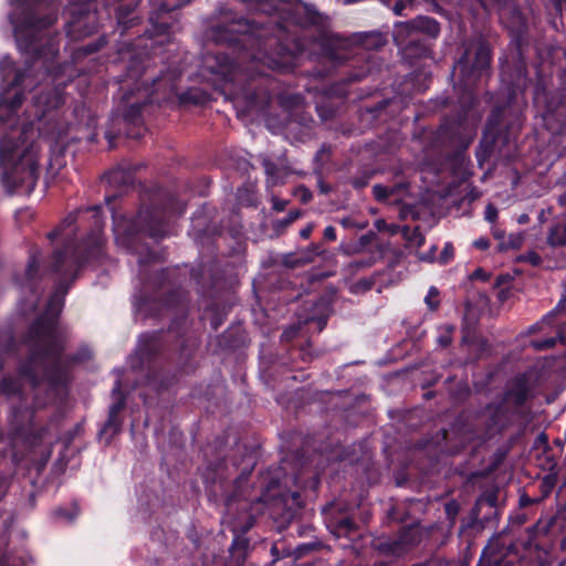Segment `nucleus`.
<instances>
[{
    "label": "nucleus",
    "instance_id": "obj_10",
    "mask_svg": "<svg viewBox=\"0 0 566 566\" xmlns=\"http://www.w3.org/2000/svg\"><path fill=\"white\" fill-rule=\"evenodd\" d=\"M392 38L396 45L403 51L412 45L422 46L421 39L411 20L396 22Z\"/></svg>",
    "mask_w": 566,
    "mask_h": 566
},
{
    "label": "nucleus",
    "instance_id": "obj_48",
    "mask_svg": "<svg viewBox=\"0 0 566 566\" xmlns=\"http://www.w3.org/2000/svg\"><path fill=\"white\" fill-rule=\"evenodd\" d=\"M368 242H369L368 237H367V235H363V237H360V239H359L358 245H359V248H363V247H365Z\"/></svg>",
    "mask_w": 566,
    "mask_h": 566
},
{
    "label": "nucleus",
    "instance_id": "obj_12",
    "mask_svg": "<svg viewBox=\"0 0 566 566\" xmlns=\"http://www.w3.org/2000/svg\"><path fill=\"white\" fill-rule=\"evenodd\" d=\"M120 381L116 380L112 389V396L115 401L109 406L108 419L104 426L103 431L112 430L113 432H117L119 430L118 413L125 406V397L120 390Z\"/></svg>",
    "mask_w": 566,
    "mask_h": 566
},
{
    "label": "nucleus",
    "instance_id": "obj_13",
    "mask_svg": "<svg viewBox=\"0 0 566 566\" xmlns=\"http://www.w3.org/2000/svg\"><path fill=\"white\" fill-rule=\"evenodd\" d=\"M105 181L112 187H126L133 184L132 171L122 167L109 170L105 177Z\"/></svg>",
    "mask_w": 566,
    "mask_h": 566
},
{
    "label": "nucleus",
    "instance_id": "obj_16",
    "mask_svg": "<svg viewBox=\"0 0 566 566\" xmlns=\"http://www.w3.org/2000/svg\"><path fill=\"white\" fill-rule=\"evenodd\" d=\"M547 242L552 247L566 245V222H557L549 228Z\"/></svg>",
    "mask_w": 566,
    "mask_h": 566
},
{
    "label": "nucleus",
    "instance_id": "obj_7",
    "mask_svg": "<svg viewBox=\"0 0 566 566\" xmlns=\"http://www.w3.org/2000/svg\"><path fill=\"white\" fill-rule=\"evenodd\" d=\"M69 12L72 20L67 22L66 32L72 39H80L96 29V12L90 10L92 0H70Z\"/></svg>",
    "mask_w": 566,
    "mask_h": 566
},
{
    "label": "nucleus",
    "instance_id": "obj_52",
    "mask_svg": "<svg viewBox=\"0 0 566 566\" xmlns=\"http://www.w3.org/2000/svg\"><path fill=\"white\" fill-rule=\"evenodd\" d=\"M558 202L562 206H566V191L562 196H559Z\"/></svg>",
    "mask_w": 566,
    "mask_h": 566
},
{
    "label": "nucleus",
    "instance_id": "obj_30",
    "mask_svg": "<svg viewBox=\"0 0 566 566\" xmlns=\"http://www.w3.org/2000/svg\"><path fill=\"white\" fill-rule=\"evenodd\" d=\"M54 514L59 518H64V520L71 522L77 516L78 511L75 510L73 513H69L64 509H57V510H55Z\"/></svg>",
    "mask_w": 566,
    "mask_h": 566
},
{
    "label": "nucleus",
    "instance_id": "obj_1",
    "mask_svg": "<svg viewBox=\"0 0 566 566\" xmlns=\"http://www.w3.org/2000/svg\"><path fill=\"white\" fill-rule=\"evenodd\" d=\"M250 9L270 15L268 21H249L221 9L220 22L210 29L211 39L227 44L228 52L207 53L203 57V75H211L216 90L237 97L255 98L248 85L256 75H265V69L289 73L304 59L319 54L331 61L345 55L337 52L344 42L325 29L323 17L305 3H287L283 0H240Z\"/></svg>",
    "mask_w": 566,
    "mask_h": 566
},
{
    "label": "nucleus",
    "instance_id": "obj_56",
    "mask_svg": "<svg viewBox=\"0 0 566 566\" xmlns=\"http://www.w3.org/2000/svg\"><path fill=\"white\" fill-rule=\"evenodd\" d=\"M88 357H90V353H88V350H86L81 357H75L74 359L81 360V359L88 358Z\"/></svg>",
    "mask_w": 566,
    "mask_h": 566
},
{
    "label": "nucleus",
    "instance_id": "obj_47",
    "mask_svg": "<svg viewBox=\"0 0 566 566\" xmlns=\"http://www.w3.org/2000/svg\"><path fill=\"white\" fill-rule=\"evenodd\" d=\"M298 217H300V212L298 211H292V212L289 213L287 222H293Z\"/></svg>",
    "mask_w": 566,
    "mask_h": 566
},
{
    "label": "nucleus",
    "instance_id": "obj_58",
    "mask_svg": "<svg viewBox=\"0 0 566 566\" xmlns=\"http://www.w3.org/2000/svg\"><path fill=\"white\" fill-rule=\"evenodd\" d=\"M483 8L488 7V0H479Z\"/></svg>",
    "mask_w": 566,
    "mask_h": 566
},
{
    "label": "nucleus",
    "instance_id": "obj_49",
    "mask_svg": "<svg viewBox=\"0 0 566 566\" xmlns=\"http://www.w3.org/2000/svg\"><path fill=\"white\" fill-rule=\"evenodd\" d=\"M493 234H494V237H495L496 239L502 240V241H505V240H504V232H503V231L494 230V231H493Z\"/></svg>",
    "mask_w": 566,
    "mask_h": 566
},
{
    "label": "nucleus",
    "instance_id": "obj_26",
    "mask_svg": "<svg viewBox=\"0 0 566 566\" xmlns=\"http://www.w3.org/2000/svg\"><path fill=\"white\" fill-rule=\"evenodd\" d=\"M129 12L130 11L124 12L123 6H120L116 9L118 24L124 25V29L129 28V25H127L128 22H130L132 24H135V21L137 20L136 17H133L132 19L126 21V17L129 14Z\"/></svg>",
    "mask_w": 566,
    "mask_h": 566
},
{
    "label": "nucleus",
    "instance_id": "obj_31",
    "mask_svg": "<svg viewBox=\"0 0 566 566\" xmlns=\"http://www.w3.org/2000/svg\"><path fill=\"white\" fill-rule=\"evenodd\" d=\"M12 70L11 60L8 57H3L0 62V72L2 74L3 80L9 76L8 72Z\"/></svg>",
    "mask_w": 566,
    "mask_h": 566
},
{
    "label": "nucleus",
    "instance_id": "obj_39",
    "mask_svg": "<svg viewBox=\"0 0 566 566\" xmlns=\"http://www.w3.org/2000/svg\"><path fill=\"white\" fill-rule=\"evenodd\" d=\"M273 209L276 211H283L286 207V201L277 198H273Z\"/></svg>",
    "mask_w": 566,
    "mask_h": 566
},
{
    "label": "nucleus",
    "instance_id": "obj_2",
    "mask_svg": "<svg viewBox=\"0 0 566 566\" xmlns=\"http://www.w3.org/2000/svg\"><path fill=\"white\" fill-rule=\"evenodd\" d=\"M78 213H70L49 233L50 240L62 239L64 242L63 250L54 252L51 263L52 272L61 275V279L57 291L48 302L45 313L29 329L27 342L31 353L28 361L21 367L20 375L32 388L45 385L46 388L56 390L64 382L66 374L61 365L65 338L57 324L66 293L64 281L74 279L85 262L91 259L98 260L103 254L105 238L101 207L94 206L86 210V213H91L92 231L85 248L75 242L74 224Z\"/></svg>",
    "mask_w": 566,
    "mask_h": 566
},
{
    "label": "nucleus",
    "instance_id": "obj_45",
    "mask_svg": "<svg viewBox=\"0 0 566 566\" xmlns=\"http://www.w3.org/2000/svg\"><path fill=\"white\" fill-rule=\"evenodd\" d=\"M496 119H497V114H493L491 116V118L489 119V125H488V132H491L492 128H493V125L496 124Z\"/></svg>",
    "mask_w": 566,
    "mask_h": 566
},
{
    "label": "nucleus",
    "instance_id": "obj_9",
    "mask_svg": "<svg viewBox=\"0 0 566 566\" xmlns=\"http://www.w3.org/2000/svg\"><path fill=\"white\" fill-rule=\"evenodd\" d=\"M40 268L38 259L32 255L29 260L28 266L23 274L22 279H18V284L23 294H30V296L25 295L24 306L29 305L31 310L35 307V303L38 301V290H39V281H40Z\"/></svg>",
    "mask_w": 566,
    "mask_h": 566
},
{
    "label": "nucleus",
    "instance_id": "obj_27",
    "mask_svg": "<svg viewBox=\"0 0 566 566\" xmlns=\"http://www.w3.org/2000/svg\"><path fill=\"white\" fill-rule=\"evenodd\" d=\"M294 195L300 198V200L303 202V203H306L308 202L311 199H312V192L310 191V189H307L305 186H298L295 191H294Z\"/></svg>",
    "mask_w": 566,
    "mask_h": 566
},
{
    "label": "nucleus",
    "instance_id": "obj_51",
    "mask_svg": "<svg viewBox=\"0 0 566 566\" xmlns=\"http://www.w3.org/2000/svg\"><path fill=\"white\" fill-rule=\"evenodd\" d=\"M136 74H137V70L135 69V66H133L129 69L127 77L133 78V77H135Z\"/></svg>",
    "mask_w": 566,
    "mask_h": 566
},
{
    "label": "nucleus",
    "instance_id": "obj_28",
    "mask_svg": "<svg viewBox=\"0 0 566 566\" xmlns=\"http://www.w3.org/2000/svg\"><path fill=\"white\" fill-rule=\"evenodd\" d=\"M36 105H43L45 109H50L52 107H56L59 104L57 95L54 96L53 99L44 98L43 96H38L35 99Z\"/></svg>",
    "mask_w": 566,
    "mask_h": 566
},
{
    "label": "nucleus",
    "instance_id": "obj_14",
    "mask_svg": "<svg viewBox=\"0 0 566 566\" xmlns=\"http://www.w3.org/2000/svg\"><path fill=\"white\" fill-rule=\"evenodd\" d=\"M411 21L415 29L418 31L419 36L421 34H426L431 38H437L440 33L439 23L433 18L419 15Z\"/></svg>",
    "mask_w": 566,
    "mask_h": 566
},
{
    "label": "nucleus",
    "instance_id": "obj_11",
    "mask_svg": "<svg viewBox=\"0 0 566 566\" xmlns=\"http://www.w3.org/2000/svg\"><path fill=\"white\" fill-rule=\"evenodd\" d=\"M151 1L155 2L156 0ZM176 7L177 6L168 3V0H165V2L159 7V12H153L149 15V22L151 24V30L147 32L149 39H155L159 35H166L167 40H169L171 25L166 20V18L161 15V13H168Z\"/></svg>",
    "mask_w": 566,
    "mask_h": 566
},
{
    "label": "nucleus",
    "instance_id": "obj_24",
    "mask_svg": "<svg viewBox=\"0 0 566 566\" xmlns=\"http://www.w3.org/2000/svg\"><path fill=\"white\" fill-rule=\"evenodd\" d=\"M454 256V248L450 242H447L439 256L440 264L449 263Z\"/></svg>",
    "mask_w": 566,
    "mask_h": 566
},
{
    "label": "nucleus",
    "instance_id": "obj_15",
    "mask_svg": "<svg viewBox=\"0 0 566 566\" xmlns=\"http://www.w3.org/2000/svg\"><path fill=\"white\" fill-rule=\"evenodd\" d=\"M527 397L528 387L526 379L524 377L515 378L514 386L507 391L506 398L515 405L521 406L526 401Z\"/></svg>",
    "mask_w": 566,
    "mask_h": 566
},
{
    "label": "nucleus",
    "instance_id": "obj_25",
    "mask_svg": "<svg viewBox=\"0 0 566 566\" xmlns=\"http://www.w3.org/2000/svg\"><path fill=\"white\" fill-rule=\"evenodd\" d=\"M99 48H101V44L98 42L81 46L75 51L74 57L78 59L82 55L83 56L90 55V54L96 52Z\"/></svg>",
    "mask_w": 566,
    "mask_h": 566
},
{
    "label": "nucleus",
    "instance_id": "obj_53",
    "mask_svg": "<svg viewBox=\"0 0 566 566\" xmlns=\"http://www.w3.org/2000/svg\"><path fill=\"white\" fill-rule=\"evenodd\" d=\"M321 191L327 193L329 191V187L325 186L323 182H319Z\"/></svg>",
    "mask_w": 566,
    "mask_h": 566
},
{
    "label": "nucleus",
    "instance_id": "obj_42",
    "mask_svg": "<svg viewBox=\"0 0 566 566\" xmlns=\"http://www.w3.org/2000/svg\"><path fill=\"white\" fill-rule=\"evenodd\" d=\"M434 251H436V247L433 245L430 250V253L420 255V260L427 261V262H432L434 260V258H433Z\"/></svg>",
    "mask_w": 566,
    "mask_h": 566
},
{
    "label": "nucleus",
    "instance_id": "obj_33",
    "mask_svg": "<svg viewBox=\"0 0 566 566\" xmlns=\"http://www.w3.org/2000/svg\"><path fill=\"white\" fill-rule=\"evenodd\" d=\"M385 545L388 546V551L394 555H400L406 551V548L402 547L401 542L386 543Z\"/></svg>",
    "mask_w": 566,
    "mask_h": 566
},
{
    "label": "nucleus",
    "instance_id": "obj_61",
    "mask_svg": "<svg viewBox=\"0 0 566 566\" xmlns=\"http://www.w3.org/2000/svg\"><path fill=\"white\" fill-rule=\"evenodd\" d=\"M319 329H323V326L325 325V322H319Z\"/></svg>",
    "mask_w": 566,
    "mask_h": 566
},
{
    "label": "nucleus",
    "instance_id": "obj_23",
    "mask_svg": "<svg viewBox=\"0 0 566 566\" xmlns=\"http://www.w3.org/2000/svg\"><path fill=\"white\" fill-rule=\"evenodd\" d=\"M373 193L377 200H387L394 193V189L382 185H375Z\"/></svg>",
    "mask_w": 566,
    "mask_h": 566
},
{
    "label": "nucleus",
    "instance_id": "obj_60",
    "mask_svg": "<svg viewBox=\"0 0 566 566\" xmlns=\"http://www.w3.org/2000/svg\"><path fill=\"white\" fill-rule=\"evenodd\" d=\"M486 139H488V133L485 132V133H484V136H483V140H482V143L486 142Z\"/></svg>",
    "mask_w": 566,
    "mask_h": 566
},
{
    "label": "nucleus",
    "instance_id": "obj_3",
    "mask_svg": "<svg viewBox=\"0 0 566 566\" xmlns=\"http://www.w3.org/2000/svg\"><path fill=\"white\" fill-rule=\"evenodd\" d=\"M23 102L22 94H14L12 99L8 102L0 96V166L2 168L1 180L3 185L12 191L14 188L24 182L32 181L36 178L39 171V146L34 142H27L34 135L32 124L24 125L19 134L23 140L15 143L13 140L17 133L15 128H11L10 136L4 134L7 124L11 123V118Z\"/></svg>",
    "mask_w": 566,
    "mask_h": 566
},
{
    "label": "nucleus",
    "instance_id": "obj_50",
    "mask_svg": "<svg viewBox=\"0 0 566 566\" xmlns=\"http://www.w3.org/2000/svg\"><path fill=\"white\" fill-rule=\"evenodd\" d=\"M481 153H483V156H486L488 153H489V149L484 148L482 144H481V149L478 150V153H476V157H478L479 160H480Z\"/></svg>",
    "mask_w": 566,
    "mask_h": 566
},
{
    "label": "nucleus",
    "instance_id": "obj_40",
    "mask_svg": "<svg viewBox=\"0 0 566 566\" xmlns=\"http://www.w3.org/2000/svg\"><path fill=\"white\" fill-rule=\"evenodd\" d=\"M23 72L15 71L14 78L9 83L12 86H18L23 82Z\"/></svg>",
    "mask_w": 566,
    "mask_h": 566
},
{
    "label": "nucleus",
    "instance_id": "obj_44",
    "mask_svg": "<svg viewBox=\"0 0 566 566\" xmlns=\"http://www.w3.org/2000/svg\"><path fill=\"white\" fill-rule=\"evenodd\" d=\"M532 503H533V500L531 497H528L527 495H525V494L520 497V505L521 506H527V505H530Z\"/></svg>",
    "mask_w": 566,
    "mask_h": 566
},
{
    "label": "nucleus",
    "instance_id": "obj_5",
    "mask_svg": "<svg viewBox=\"0 0 566 566\" xmlns=\"http://www.w3.org/2000/svg\"><path fill=\"white\" fill-rule=\"evenodd\" d=\"M491 63V51L484 43H480L475 51L474 62L470 63L469 50L453 66V74H459L457 88L463 91L460 103L472 106L474 102L473 85L483 73H485Z\"/></svg>",
    "mask_w": 566,
    "mask_h": 566
},
{
    "label": "nucleus",
    "instance_id": "obj_32",
    "mask_svg": "<svg viewBox=\"0 0 566 566\" xmlns=\"http://www.w3.org/2000/svg\"><path fill=\"white\" fill-rule=\"evenodd\" d=\"M497 218V209L493 205H488L485 208V219L493 223Z\"/></svg>",
    "mask_w": 566,
    "mask_h": 566
},
{
    "label": "nucleus",
    "instance_id": "obj_62",
    "mask_svg": "<svg viewBox=\"0 0 566 566\" xmlns=\"http://www.w3.org/2000/svg\"><path fill=\"white\" fill-rule=\"evenodd\" d=\"M45 111H46V109L44 108V109L42 111V114H41V115H38V118H41V116H42V115H44Z\"/></svg>",
    "mask_w": 566,
    "mask_h": 566
},
{
    "label": "nucleus",
    "instance_id": "obj_64",
    "mask_svg": "<svg viewBox=\"0 0 566 566\" xmlns=\"http://www.w3.org/2000/svg\"><path fill=\"white\" fill-rule=\"evenodd\" d=\"M166 306H167V308H169L171 306L170 302H167Z\"/></svg>",
    "mask_w": 566,
    "mask_h": 566
},
{
    "label": "nucleus",
    "instance_id": "obj_43",
    "mask_svg": "<svg viewBox=\"0 0 566 566\" xmlns=\"http://www.w3.org/2000/svg\"><path fill=\"white\" fill-rule=\"evenodd\" d=\"M528 260L532 264L537 265L541 262V256L534 252L530 253Z\"/></svg>",
    "mask_w": 566,
    "mask_h": 566
},
{
    "label": "nucleus",
    "instance_id": "obj_55",
    "mask_svg": "<svg viewBox=\"0 0 566 566\" xmlns=\"http://www.w3.org/2000/svg\"><path fill=\"white\" fill-rule=\"evenodd\" d=\"M313 251H314V254H315V255H318V254H321V253H322V249H321V247H319V245H314V247H313Z\"/></svg>",
    "mask_w": 566,
    "mask_h": 566
},
{
    "label": "nucleus",
    "instance_id": "obj_46",
    "mask_svg": "<svg viewBox=\"0 0 566 566\" xmlns=\"http://www.w3.org/2000/svg\"><path fill=\"white\" fill-rule=\"evenodd\" d=\"M376 228L379 230V231H384V230H387V223L386 221L384 220H377L376 221Z\"/></svg>",
    "mask_w": 566,
    "mask_h": 566
},
{
    "label": "nucleus",
    "instance_id": "obj_54",
    "mask_svg": "<svg viewBox=\"0 0 566 566\" xmlns=\"http://www.w3.org/2000/svg\"><path fill=\"white\" fill-rule=\"evenodd\" d=\"M387 230L390 231L391 233H396L398 230V226H396V224L388 226Z\"/></svg>",
    "mask_w": 566,
    "mask_h": 566
},
{
    "label": "nucleus",
    "instance_id": "obj_37",
    "mask_svg": "<svg viewBox=\"0 0 566 566\" xmlns=\"http://www.w3.org/2000/svg\"><path fill=\"white\" fill-rule=\"evenodd\" d=\"M410 241H412L416 245L420 247L424 242V237L418 231V229H416Z\"/></svg>",
    "mask_w": 566,
    "mask_h": 566
},
{
    "label": "nucleus",
    "instance_id": "obj_4",
    "mask_svg": "<svg viewBox=\"0 0 566 566\" xmlns=\"http://www.w3.org/2000/svg\"><path fill=\"white\" fill-rule=\"evenodd\" d=\"M185 210L184 202L169 197L161 207H143L134 219L113 214L115 242L118 247L135 252L144 235L157 241L175 234L172 219L181 216Z\"/></svg>",
    "mask_w": 566,
    "mask_h": 566
},
{
    "label": "nucleus",
    "instance_id": "obj_57",
    "mask_svg": "<svg viewBox=\"0 0 566 566\" xmlns=\"http://www.w3.org/2000/svg\"><path fill=\"white\" fill-rule=\"evenodd\" d=\"M560 548L566 552V536L560 542Z\"/></svg>",
    "mask_w": 566,
    "mask_h": 566
},
{
    "label": "nucleus",
    "instance_id": "obj_19",
    "mask_svg": "<svg viewBox=\"0 0 566 566\" xmlns=\"http://www.w3.org/2000/svg\"><path fill=\"white\" fill-rule=\"evenodd\" d=\"M523 237L521 233H512L509 235L507 241H501L499 249L501 251L509 249H518L522 245Z\"/></svg>",
    "mask_w": 566,
    "mask_h": 566
},
{
    "label": "nucleus",
    "instance_id": "obj_29",
    "mask_svg": "<svg viewBox=\"0 0 566 566\" xmlns=\"http://www.w3.org/2000/svg\"><path fill=\"white\" fill-rule=\"evenodd\" d=\"M439 295V292L436 287L431 286L429 289V292L426 296V303L431 310H436L438 307V302H432V297H437Z\"/></svg>",
    "mask_w": 566,
    "mask_h": 566
},
{
    "label": "nucleus",
    "instance_id": "obj_22",
    "mask_svg": "<svg viewBox=\"0 0 566 566\" xmlns=\"http://www.w3.org/2000/svg\"><path fill=\"white\" fill-rule=\"evenodd\" d=\"M453 331L454 327L452 326H444L443 328H441L440 334L437 338V342L441 347H447L451 344Z\"/></svg>",
    "mask_w": 566,
    "mask_h": 566
},
{
    "label": "nucleus",
    "instance_id": "obj_34",
    "mask_svg": "<svg viewBox=\"0 0 566 566\" xmlns=\"http://www.w3.org/2000/svg\"><path fill=\"white\" fill-rule=\"evenodd\" d=\"M0 566H19V563L11 555H0Z\"/></svg>",
    "mask_w": 566,
    "mask_h": 566
},
{
    "label": "nucleus",
    "instance_id": "obj_63",
    "mask_svg": "<svg viewBox=\"0 0 566 566\" xmlns=\"http://www.w3.org/2000/svg\"><path fill=\"white\" fill-rule=\"evenodd\" d=\"M525 216H523L521 219H520V222H524L525 221Z\"/></svg>",
    "mask_w": 566,
    "mask_h": 566
},
{
    "label": "nucleus",
    "instance_id": "obj_6",
    "mask_svg": "<svg viewBox=\"0 0 566 566\" xmlns=\"http://www.w3.org/2000/svg\"><path fill=\"white\" fill-rule=\"evenodd\" d=\"M150 84L147 81H143V83L136 87L137 93L139 94V98L136 102H132L133 92L125 93L123 95V99L128 103L127 109L124 112V120L128 125H134L138 128L137 133L128 132V136L137 138L142 136V108L145 104L150 103L153 93L157 90V86H160L164 82V77H150Z\"/></svg>",
    "mask_w": 566,
    "mask_h": 566
},
{
    "label": "nucleus",
    "instance_id": "obj_38",
    "mask_svg": "<svg viewBox=\"0 0 566 566\" xmlns=\"http://www.w3.org/2000/svg\"><path fill=\"white\" fill-rule=\"evenodd\" d=\"M473 245L480 250H485L489 248V240L485 238H480L473 242Z\"/></svg>",
    "mask_w": 566,
    "mask_h": 566
},
{
    "label": "nucleus",
    "instance_id": "obj_35",
    "mask_svg": "<svg viewBox=\"0 0 566 566\" xmlns=\"http://www.w3.org/2000/svg\"><path fill=\"white\" fill-rule=\"evenodd\" d=\"M262 165L265 169V172L270 176H273L276 171V165L271 161L270 159L268 158H264L263 161H262Z\"/></svg>",
    "mask_w": 566,
    "mask_h": 566
},
{
    "label": "nucleus",
    "instance_id": "obj_20",
    "mask_svg": "<svg viewBox=\"0 0 566 566\" xmlns=\"http://www.w3.org/2000/svg\"><path fill=\"white\" fill-rule=\"evenodd\" d=\"M564 310V305L562 304V302H559L556 307L551 311L549 313H547L541 322H538L537 324H535L533 327H532V331H535V329H541L543 325H551L553 324V319L555 318V316L557 314H559L562 311Z\"/></svg>",
    "mask_w": 566,
    "mask_h": 566
},
{
    "label": "nucleus",
    "instance_id": "obj_36",
    "mask_svg": "<svg viewBox=\"0 0 566 566\" xmlns=\"http://www.w3.org/2000/svg\"><path fill=\"white\" fill-rule=\"evenodd\" d=\"M324 239L327 241H335L337 239L335 227L327 226L324 229Z\"/></svg>",
    "mask_w": 566,
    "mask_h": 566
},
{
    "label": "nucleus",
    "instance_id": "obj_18",
    "mask_svg": "<svg viewBox=\"0 0 566 566\" xmlns=\"http://www.w3.org/2000/svg\"><path fill=\"white\" fill-rule=\"evenodd\" d=\"M20 390V382L12 377H4L0 384V392H2L6 396L19 394Z\"/></svg>",
    "mask_w": 566,
    "mask_h": 566
},
{
    "label": "nucleus",
    "instance_id": "obj_21",
    "mask_svg": "<svg viewBox=\"0 0 566 566\" xmlns=\"http://www.w3.org/2000/svg\"><path fill=\"white\" fill-rule=\"evenodd\" d=\"M563 338L564 337L560 335V333H558L556 337H548L542 340H532L531 345L537 350H544L554 347L556 342L558 339L563 340Z\"/></svg>",
    "mask_w": 566,
    "mask_h": 566
},
{
    "label": "nucleus",
    "instance_id": "obj_41",
    "mask_svg": "<svg viewBox=\"0 0 566 566\" xmlns=\"http://www.w3.org/2000/svg\"><path fill=\"white\" fill-rule=\"evenodd\" d=\"M313 224L312 223H308L305 228H303L301 231H300V235L303 238V239H308L312 231H313Z\"/></svg>",
    "mask_w": 566,
    "mask_h": 566
},
{
    "label": "nucleus",
    "instance_id": "obj_8",
    "mask_svg": "<svg viewBox=\"0 0 566 566\" xmlns=\"http://www.w3.org/2000/svg\"><path fill=\"white\" fill-rule=\"evenodd\" d=\"M56 20L53 14H48L41 19L29 17L23 23L14 25V36L21 51H38L36 41L42 30L52 25Z\"/></svg>",
    "mask_w": 566,
    "mask_h": 566
},
{
    "label": "nucleus",
    "instance_id": "obj_17",
    "mask_svg": "<svg viewBox=\"0 0 566 566\" xmlns=\"http://www.w3.org/2000/svg\"><path fill=\"white\" fill-rule=\"evenodd\" d=\"M479 118H480L479 116L471 117L469 115V113L467 112L465 117L463 119H461V118L459 119L458 125L463 126V128L465 130V136L468 138L467 144H469L473 139V137L476 133V124H478Z\"/></svg>",
    "mask_w": 566,
    "mask_h": 566
},
{
    "label": "nucleus",
    "instance_id": "obj_59",
    "mask_svg": "<svg viewBox=\"0 0 566 566\" xmlns=\"http://www.w3.org/2000/svg\"><path fill=\"white\" fill-rule=\"evenodd\" d=\"M395 13L396 14H400L401 13V8H399L398 4L395 7Z\"/></svg>",
    "mask_w": 566,
    "mask_h": 566
}]
</instances>
